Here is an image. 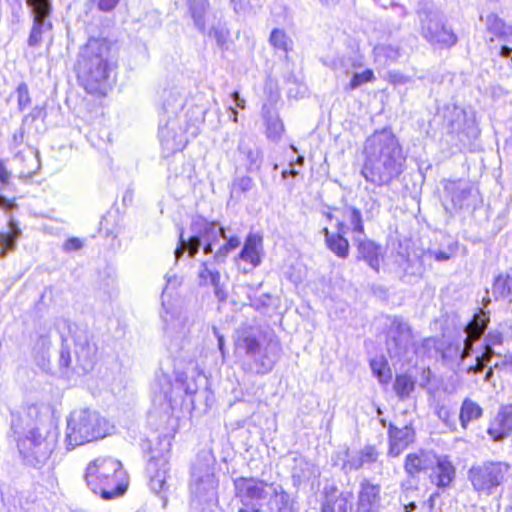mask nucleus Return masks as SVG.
I'll list each match as a JSON object with an SVG mask.
<instances>
[{
	"label": "nucleus",
	"mask_w": 512,
	"mask_h": 512,
	"mask_svg": "<svg viewBox=\"0 0 512 512\" xmlns=\"http://www.w3.org/2000/svg\"><path fill=\"white\" fill-rule=\"evenodd\" d=\"M363 177L377 186L388 185L404 171L406 156L390 128H383L370 135L364 146Z\"/></svg>",
	"instance_id": "f257e3e1"
},
{
	"label": "nucleus",
	"mask_w": 512,
	"mask_h": 512,
	"mask_svg": "<svg viewBox=\"0 0 512 512\" xmlns=\"http://www.w3.org/2000/svg\"><path fill=\"white\" fill-rule=\"evenodd\" d=\"M110 47L105 40L90 38L78 57V76L90 93H105L111 86L113 65L109 61Z\"/></svg>",
	"instance_id": "f03ea898"
},
{
	"label": "nucleus",
	"mask_w": 512,
	"mask_h": 512,
	"mask_svg": "<svg viewBox=\"0 0 512 512\" xmlns=\"http://www.w3.org/2000/svg\"><path fill=\"white\" fill-rule=\"evenodd\" d=\"M113 426L97 411L88 408L74 410L67 417L66 442L69 449L84 445L110 434Z\"/></svg>",
	"instance_id": "7ed1b4c3"
},
{
	"label": "nucleus",
	"mask_w": 512,
	"mask_h": 512,
	"mask_svg": "<svg viewBox=\"0 0 512 512\" xmlns=\"http://www.w3.org/2000/svg\"><path fill=\"white\" fill-rule=\"evenodd\" d=\"M57 434L50 424L39 422L30 428L24 437H18L17 447L25 465L41 468L51 456Z\"/></svg>",
	"instance_id": "20e7f679"
},
{
	"label": "nucleus",
	"mask_w": 512,
	"mask_h": 512,
	"mask_svg": "<svg viewBox=\"0 0 512 512\" xmlns=\"http://www.w3.org/2000/svg\"><path fill=\"white\" fill-rule=\"evenodd\" d=\"M190 231L191 236L185 240L184 231L180 230L179 245L174 252L176 261L183 256L185 251L188 252L189 257L194 258L201 247L205 254H212L219 238L226 239L223 227H219L216 222L208 221L202 216L193 217Z\"/></svg>",
	"instance_id": "39448f33"
},
{
	"label": "nucleus",
	"mask_w": 512,
	"mask_h": 512,
	"mask_svg": "<svg viewBox=\"0 0 512 512\" xmlns=\"http://www.w3.org/2000/svg\"><path fill=\"white\" fill-rule=\"evenodd\" d=\"M438 116L443 119V130L448 138L447 141L459 150L471 146L480 134L475 119L469 117L464 109L456 105L445 106L439 111Z\"/></svg>",
	"instance_id": "423d86ee"
},
{
	"label": "nucleus",
	"mask_w": 512,
	"mask_h": 512,
	"mask_svg": "<svg viewBox=\"0 0 512 512\" xmlns=\"http://www.w3.org/2000/svg\"><path fill=\"white\" fill-rule=\"evenodd\" d=\"M510 465L502 461H484L472 465L467 476L473 490L479 495L491 496L502 490Z\"/></svg>",
	"instance_id": "0eeeda50"
},
{
	"label": "nucleus",
	"mask_w": 512,
	"mask_h": 512,
	"mask_svg": "<svg viewBox=\"0 0 512 512\" xmlns=\"http://www.w3.org/2000/svg\"><path fill=\"white\" fill-rule=\"evenodd\" d=\"M417 15L420 21V34L431 45L440 49L451 48L458 38L451 27L447 26L437 11L428 4H423Z\"/></svg>",
	"instance_id": "6e6552de"
},
{
	"label": "nucleus",
	"mask_w": 512,
	"mask_h": 512,
	"mask_svg": "<svg viewBox=\"0 0 512 512\" xmlns=\"http://www.w3.org/2000/svg\"><path fill=\"white\" fill-rule=\"evenodd\" d=\"M76 364L73 365L72 355L65 346L61 347L59 366L66 371L72 370L77 374L87 373L94 367L97 347L92 343L87 334L81 332L74 335Z\"/></svg>",
	"instance_id": "1a4fd4ad"
},
{
	"label": "nucleus",
	"mask_w": 512,
	"mask_h": 512,
	"mask_svg": "<svg viewBox=\"0 0 512 512\" xmlns=\"http://www.w3.org/2000/svg\"><path fill=\"white\" fill-rule=\"evenodd\" d=\"M169 446L170 443L167 442V447ZM168 453L169 448H166V453L152 449L147 463L149 486L154 493L161 495L163 507L167 505V493L175 486V479L169 474Z\"/></svg>",
	"instance_id": "9d476101"
},
{
	"label": "nucleus",
	"mask_w": 512,
	"mask_h": 512,
	"mask_svg": "<svg viewBox=\"0 0 512 512\" xmlns=\"http://www.w3.org/2000/svg\"><path fill=\"white\" fill-rule=\"evenodd\" d=\"M235 496L242 507L238 512H262L261 500L267 498L266 481L255 477H238L233 480Z\"/></svg>",
	"instance_id": "9b49d317"
},
{
	"label": "nucleus",
	"mask_w": 512,
	"mask_h": 512,
	"mask_svg": "<svg viewBox=\"0 0 512 512\" xmlns=\"http://www.w3.org/2000/svg\"><path fill=\"white\" fill-rule=\"evenodd\" d=\"M216 487L212 466L197 459L191 468L190 493L193 500L199 503L211 502L216 497Z\"/></svg>",
	"instance_id": "f8f14e48"
},
{
	"label": "nucleus",
	"mask_w": 512,
	"mask_h": 512,
	"mask_svg": "<svg viewBox=\"0 0 512 512\" xmlns=\"http://www.w3.org/2000/svg\"><path fill=\"white\" fill-rule=\"evenodd\" d=\"M387 351L391 358L407 359L414 343L410 325L400 317H393L387 332Z\"/></svg>",
	"instance_id": "ddd939ff"
},
{
	"label": "nucleus",
	"mask_w": 512,
	"mask_h": 512,
	"mask_svg": "<svg viewBox=\"0 0 512 512\" xmlns=\"http://www.w3.org/2000/svg\"><path fill=\"white\" fill-rule=\"evenodd\" d=\"M33 16V25L28 38L30 47H37L42 41V34L50 31L53 27L49 20L52 13L51 0H33L27 3Z\"/></svg>",
	"instance_id": "4468645a"
},
{
	"label": "nucleus",
	"mask_w": 512,
	"mask_h": 512,
	"mask_svg": "<svg viewBox=\"0 0 512 512\" xmlns=\"http://www.w3.org/2000/svg\"><path fill=\"white\" fill-rule=\"evenodd\" d=\"M490 318L487 312L480 311L475 314L471 321L466 325L464 332L466 333V338L463 342V348L460 349L459 346L456 347V353H459L460 362L463 363L465 359L473 353V345L477 342L483 335L487 326L489 324Z\"/></svg>",
	"instance_id": "2eb2a0df"
},
{
	"label": "nucleus",
	"mask_w": 512,
	"mask_h": 512,
	"mask_svg": "<svg viewBox=\"0 0 512 512\" xmlns=\"http://www.w3.org/2000/svg\"><path fill=\"white\" fill-rule=\"evenodd\" d=\"M396 263V274L401 282L413 285L422 279L425 270L423 256L400 254L396 259Z\"/></svg>",
	"instance_id": "dca6fc26"
},
{
	"label": "nucleus",
	"mask_w": 512,
	"mask_h": 512,
	"mask_svg": "<svg viewBox=\"0 0 512 512\" xmlns=\"http://www.w3.org/2000/svg\"><path fill=\"white\" fill-rule=\"evenodd\" d=\"M265 491L269 496L265 512H298L296 500L281 484L266 482Z\"/></svg>",
	"instance_id": "f3484780"
},
{
	"label": "nucleus",
	"mask_w": 512,
	"mask_h": 512,
	"mask_svg": "<svg viewBox=\"0 0 512 512\" xmlns=\"http://www.w3.org/2000/svg\"><path fill=\"white\" fill-rule=\"evenodd\" d=\"M381 507V486L364 478L359 484L355 512H378Z\"/></svg>",
	"instance_id": "a211bd4d"
},
{
	"label": "nucleus",
	"mask_w": 512,
	"mask_h": 512,
	"mask_svg": "<svg viewBox=\"0 0 512 512\" xmlns=\"http://www.w3.org/2000/svg\"><path fill=\"white\" fill-rule=\"evenodd\" d=\"M353 493L339 491L335 486L325 488L320 512H355Z\"/></svg>",
	"instance_id": "6ab92c4d"
},
{
	"label": "nucleus",
	"mask_w": 512,
	"mask_h": 512,
	"mask_svg": "<svg viewBox=\"0 0 512 512\" xmlns=\"http://www.w3.org/2000/svg\"><path fill=\"white\" fill-rule=\"evenodd\" d=\"M93 463H89L85 472V481L88 488L95 494H99L104 500H111L116 497L122 496L127 489V486H118V489H113V486L108 487V482L100 473Z\"/></svg>",
	"instance_id": "aec40b11"
},
{
	"label": "nucleus",
	"mask_w": 512,
	"mask_h": 512,
	"mask_svg": "<svg viewBox=\"0 0 512 512\" xmlns=\"http://www.w3.org/2000/svg\"><path fill=\"white\" fill-rule=\"evenodd\" d=\"M159 138L163 148L169 153L182 150L186 144L184 131L176 117L169 118L165 125L160 126Z\"/></svg>",
	"instance_id": "412c9836"
},
{
	"label": "nucleus",
	"mask_w": 512,
	"mask_h": 512,
	"mask_svg": "<svg viewBox=\"0 0 512 512\" xmlns=\"http://www.w3.org/2000/svg\"><path fill=\"white\" fill-rule=\"evenodd\" d=\"M353 242L357 248L356 259L366 262L371 269L379 272L383 257L382 247L366 236H354Z\"/></svg>",
	"instance_id": "4be33fe9"
},
{
	"label": "nucleus",
	"mask_w": 512,
	"mask_h": 512,
	"mask_svg": "<svg viewBox=\"0 0 512 512\" xmlns=\"http://www.w3.org/2000/svg\"><path fill=\"white\" fill-rule=\"evenodd\" d=\"M493 441L501 442L512 434V403L502 405L487 429Z\"/></svg>",
	"instance_id": "5701e85b"
},
{
	"label": "nucleus",
	"mask_w": 512,
	"mask_h": 512,
	"mask_svg": "<svg viewBox=\"0 0 512 512\" xmlns=\"http://www.w3.org/2000/svg\"><path fill=\"white\" fill-rule=\"evenodd\" d=\"M189 14L193 20L195 28L202 34L207 32L208 24L217 19L219 12L210 10L208 0H186Z\"/></svg>",
	"instance_id": "b1692460"
},
{
	"label": "nucleus",
	"mask_w": 512,
	"mask_h": 512,
	"mask_svg": "<svg viewBox=\"0 0 512 512\" xmlns=\"http://www.w3.org/2000/svg\"><path fill=\"white\" fill-rule=\"evenodd\" d=\"M276 345H269L264 350H256L255 354H251L250 362L244 363L245 369L255 374H267L272 370L278 360Z\"/></svg>",
	"instance_id": "393cba45"
},
{
	"label": "nucleus",
	"mask_w": 512,
	"mask_h": 512,
	"mask_svg": "<svg viewBox=\"0 0 512 512\" xmlns=\"http://www.w3.org/2000/svg\"><path fill=\"white\" fill-rule=\"evenodd\" d=\"M456 477V468L447 456L436 458L435 466L432 467L430 481L438 490L444 491L449 488Z\"/></svg>",
	"instance_id": "a878e982"
},
{
	"label": "nucleus",
	"mask_w": 512,
	"mask_h": 512,
	"mask_svg": "<svg viewBox=\"0 0 512 512\" xmlns=\"http://www.w3.org/2000/svg\"><path fill=\"white\" fill-rule=\"evenodd\" d=\"M414 430L409 426L398 428L394 424L388 425L389 449L388 455L398 457L410 443L414 441Z\"/></svg>",
	"instance_id": "bb28decb"
},
{
	"label": "nucleus",
	"mask_w": 512,
	"mask_h": 512,
	"mask_svg": "<svg viewBox=\"0 0 512 512\" xmlns=\"http://www.w3.org/2000/svg\"><path fill=\"white\" fill-rule=\"evenodd\" d=\"M98 469L100 476H103L108 482V487L113 486V489H118V486H127L122 482V465L119 461L113 459H96L93 462Z\"/></svg>",
	"instance_id": "cd10ccee"
},
{
	"label": "nucleus",
	"mask_w": 512,
	"mask_h": 512,
	"mask_svg": "<svg viewBox=\"0 0 512 512\" xmlns=\"http://www.w3.org/2000/svg\"><path fill=\"white\" fill-rule=\"evenodd\" d=\"M444 190L449 195L455 210L463 209L469 205L472 188L467 182L461 180L449 181L445 184Z\"/></svg>",
	"instance_id": "c85d7f7f"
},
{
	"label": "nucleus",
	"mask_w": 512,
	"mask_h": 512,
	"mask_svg": "<svg viewBox=\"0 0 512 512\" xmlns=\"http://www.w3.org/2000/svg\"><path fill=\"white\" fill-rule=\"evenodd\" d=\"M199 284L200 285H211L214 288L215 297L223 302L227 298V292L224 287L220 283V273L216 270L210 269L206 262L201 264L200 270L198 272Z\"/></svg>",
	"instance_id": "c756f323"
},
{
	"label": "nucleus",
	"mask_w": 512,
	"mask_h": 512,
	"mask_svg": "<svg viewBox=\"0 0 512 512\" xmlns=\"http://www.w3.org/2000/svg\"><path fill=\"white\" fill-rule=\"evenodd\" d=\"M262 241L260 235L250 233L239 254L240 259L250 263L253 267H257L261 263L260 249L262 248Z\"/></svg>",
	"instance_id": "7c9ffc66"
},
{
	"label": "nucleus",
	"mask_w": 512,
	"mask_h": 512,
	"mask_svg": "<svg viewBox=\"0 0 512 512\" xmlns=\"http://www.w3.org/2000/svg\"><path fill=\"white\" fill-rule=\"evenodd\" d=\"M325 244L327 248L341 259H346L349 256V241L345 236L332 235L327 227L322 229Z\"/></svg>",
	"instance_id": "2f4dec72"
},
{
	"label": "nucleus",
	"mask_w": 512,
	"mask_h": 512,
	"mask_svg": "<svg viewBox=\"0 0 512 512\" xmlns=\"http://www.w3.org/2000/svg\"><path fill=\"white\" fill-rule=\"evenodd\" d=\"M235 346L238 350H243L249 357L251 354H255L256 350H259L260 343L251 328H243L237 332Z\"/></svg>",
	"instance_id": "473e14b6"
},
{
	"label": "nucleus",
	"mask_w": 512,
	"mask_h": 512,
	"mask_svg": "<svg viewBox=\"0 0 512 512\" xmlns=\"http://www.w3.org/2000/svg\"><path fill=\"white\" fill-rule=\"evenodd\" d=\"M430 462L425 453H410L405 458L404 469L410 478H416L421 472L426 471Z\"/></svg>",
	"instance_id": "72a5a7b5"
},
{
	"label": "nucleus",
	"mask_w": 512,
	"mask_h": 512,
	"mask_svg": "<svg viewBox=\"0 0 512 512\" xmlns=\"http://www.w3.org/2000/svg\"><path fill=\"white\" fill-rule=\"evenodd\" d=\"M483 416L482 407L470 398H465L459 412L460 425L467 429L470 422L480 419Z\"/></svg>",
	"instance_id": "f704fd0d"
},
{
	"label": "nucleus",
	"mask_w": 512,
	"mask_h": 512,
	"mask_svg": "<svg viewBox=\"0 0 512 512\" xmlns=\"http://www.w3.org/2000/svg\"><path fill=\"white\" fill-rule=\"evenodd\" d=\"M380 453L377 451L375 446L367 445L363 447L357 456L349 459L345 466H348L352 470H359L367 464H374L378 461Z\"/></svg>",
	"instance_id": "c9c22d12"
},
{
	"label": "nucleus",
	"mask_w": 512,
	"mask_h": 512,
	"mask_svg": "<svg viewBox=\"0 0 512 512\" xmlns=\"http://www.w3.org/2000/svg\"><path fill=\"white\" fill-rule=\"evenodd\" d=\"M21 234L17 224L10 220L6 231L0 232V257L4 258L9 251L14 250L16 240Z\"/></svg>",
	"instance_id": "e433bc0d"
},
{
	"label": "nucleus",
	"mask_w": 512,
	"mask_h": 512,
	"mask_svg": "<svg viewBox=\"0 0 512 512\" xmlns=\"http://www.w3.org/2000/svg\"><path fill=\"white\" fill-rule=\"evenodd\" d=\"M262 113L267 124V136L273 140L280 139L284 131V125L281 119L267 105L262 107Z\"/></svg>",
	"instance_id": "4c0bfd02"
},
{
	"label": "nucleus",
	"mask_w": 512,
	"mask_h": 512,
	"mask_svg": "<svg viewBox=\"0 0 512 512\" xmlns=\"http://www.w3.org/2000/svg\"><path fill=\"white\" fill-rule=\"evenodd\" d=\"M341 211L343 217L350 224L349 227L355 234L354 236H365L362 212L352 205H344Z\"/></svg>",
	"instance_id": "58836bf2"
},
{
	"label": "nucleus",
	"mask_w": 512,
	"mask_h": 512,
	"mask_svg": "<svg viewBox=\"0 0 512 512\" xmlns=\"http://www.w3.org/2000/svg\"><path fill=\"white\" fill-rule=\"evenodd\" d=\"M163 109L166 113L176 114L183 106V99L176 89L164 90L162 93Z\"/></svg>",
	"instance_id": "ea45409f"
},
{
	"label": "nucleus",
	"mask_w": 512,
	"mask_h": 512,
	"mask_svg": "<svg viewBox=\"0 0 512 512\" xmlns=\"http://www.w3.org/2000/svg\"><path fill=\"white\" fill-rule=\"evenodd\" d=\"M415 380L406 374L397 375L393 385L394 391L400 399H405L415 390Z\"/></svg>",
	"instance_id": "a19ab883"
},
{
	"label": "nucleus",
	"mask_w": 512,
	"mask_h": 512,
	"mask_svg": "<svg viewBox=\"0 0 512 512\" xmlns=\"http://www.w3.org/2000/svg\"><path fill=\"white\" fill-rule=\"evenodd\" d=\"M492 292L496 299L503 298L512 301V277L499 275L494 281Z\"/></svg>",
	"instance_id": "79ce46f5"
},
{
	"label": "nucleus",
	"mask_w": 512,
	"mask_h": 512,
	"mask_svg": "<svg viewBox=\"0 0 512 512\" xmlns=\"http://www.w3.org/2000/svg\"><path fill=\"white\" fill-rule=\"evenodd\" d=\"M295 465L292 468V480L294 486H299L302 482L309 479L311 475V464L303 458L295 459Z\"/></svg>",
	"instance_id": "37998d69"
},
{
	"label": "nucleus",
	"mask_w": 512,
	"mask_h": 512,
	"mask_svg": "<svg viewBox=\"0 0 512 512\" xmlns=\"http://www.w3.org/2000/svg\"><path fill=\"white\" fill-rule=\"evenodd\" d=\"M233 11L240 16L255 14L262 6V0H230Z\"/></svg>",
	"instance_id": "c03bdc74"
},
{
	"label": "nucleus",
	"mask_w": 512,
	"mask_h": 512,
	"mask_svg": "<svg viewBox=\"0 0 512 512\" xmlns=\"http://www.w3.org/2000/svg\"><path fill=\"white\" fill-rule=\"evenodd\" d=\"M370 367L373 374L378 378L381 383H388L391 380L392 374L384 357L374 358L370 361Z\"/></svg>",
	"instance_id": "a18cd8bd"
},
{
	"label": "nucleus",
	"mask_w": 512,
	"mask_h": 512,
	"mask_svg": "<svg viewBox=\"0 0 512 512\" xmlns=\"http://www.w3.org/2000/svg\"><path fill=\"white\" fill-rule=\"evenodd\" d=\"M238 148L239 151L245 155L246 161L248 162L247 169L249 171L256 170L260 167L261 156L260 151L257 148L251 147L243 141L239 143Z\"/></svg>",
	"instance_id": "49530a36"
},
{
	"label": "nucleus",
	"mask_w": 512,
	"mask_h": 512,
	"mask_svg": "<svg viewBox=\"0 0 512 512\" xmlns=\"http://www.w3.org/2000/svg\"><path fill=\"white\" fill-rule=\"evenodd\" d=\"M222 12H220L219 19L213 20L208 24L207 32L205 34L213 36L219 46H222L229 35L228 31L221 24Z\"/></svg>",
	"instance_id": "de8ad7c7"
},
{
	"label": "nucleus",
	"mask_w": 512,
	"mask_h": 512,
	"mask_svg": "<svg viewBox=\"0 0 512 512\" xmlns=\"http://www.w3.org/2000/svg\"><path fill=\"white\" fill-rule=\"evenodd\" d=\"M37 347L39 349L35 353V361L43 370H47L49 368V348L50 342L47 339L41 338L37 343Z\"/></svg>",
	"instance_id": "09e8293b"
},
{
	"label": "nucleus",
	"mask_w": 512,
	"mask_h": 512,
	"mask_svg": "<svg viewBox=\"0 0 512 512\" xmlns=\"http://www.w3.org/2000/svg\"><path fill=\"white\" fill-rule=\"evenodd\" d=\"M269 40L274 48L284 52H287L290 49V45L292 43L286 33L280 29H274L271 32Z\"/></svg>",
	"instance_id": "8fccbe9b"
},
{
	"label": "nucleus",
	"mask_w": 512,
	"mask_h": 512,
	"mask_svg": "<svg viewBox=\"0 0 512 512\" xmlns=\"http://www.w3.org/2000/svg\"><path fill=\"white\" fill-rule=\"evenodd\" d=\"M435 414L437 417L452 431H456V421L450 408L444 404L437 403L435 406Z\"/></svg>",
	"instance_id": "3c124183"
},
{
	"label": "nucleus",
	"mask_w": 512,
	"mask_h": 512,
	"mask_svg": "<svg viewBox=\"0 0 512 512\" xmlns=\"http://www.w3.org/2000/svg\"><path fill=\"white\" fill-rule=\"evenodd\" d=\"M254 186L253 179L249 176L235 178L231 186V196L238 197L241 193L250 191Z\"/></svg>",
	"instance_id": "603ef678"
},
{
	"label": "nucleus",
	"mask_w": 512,
	"mask_h": 512,
	"mask_svg": "<svg viewBox=\"0 0 512 512\" xmlns=\"http://www.w3.org/2000/svg\"><path fill=\"white\" fill-rule=\"evenodd\" d=\"M227 242L225 244H223L215 253H214V260L216 262H224L227 255L233 251L234 249H236L237 247H239L240 245V239L236 236H233V237H230V238H227L226 239Z\"/></svg>",
	"instance_id": "864d4df0"
},
{
	"label": "nucleus",
	"mask_w": 512,
	"mask_h": 512,
	"mask_svg": "<svg viewBox=\"0 0 512 512\" xmlns=\"http://www.w3.org/2000/svg\"><path fill=\"white\" fill-rule=\"evenodd\" d=\"M374 80V73L370 69H366L361 73H355L349 84L346 87V90H355L360 87L362 84L371 82Z\"/></svg>",
	"instance_id": "5fc2aeb1"
},
{
	"label": "nucleus",
	"mask_w": 512,
	"mask_h": 512,
	"mask_svg": "<svg viewBox=\"0 0 512 512\" xmlns=\"http://www.w3.org/2000/svg\"><path fill=\"white\" fill-rule=\"evenodd\" d=\"M18 108L20 111L25 110L31 104V98L28 91V86L21 83L17 88Z\"/></svg>",
	"instance_id": "6e6d98bb"
},
{
	"label": "nucleus",
	"mask_w": 512,
	"mask_h": 512,
	"mask_svg": "<svg viewBox=\"0 0 512 512\" xmlns=\"http://www.w3.org/2000/svg\"><path fill=\"white\" fill-rule=\"evenodd\" d=\"M486 24L488 31L493 35H496L500 29L506 25V23L496 14H489L487 16Z\"/></svg>",
	"instance_id": "4d7b16f0"
},
{
	"label": "nucleus",
	"mask_w": 512,
	"mask_h": 512,
	"mask_svg": "<svg viewBox=\"0 0 512 512\" xmlns=\"http://www.w3.org/2000/svg\"><path fill=\"white\" fill-rule=\"evenodd\" d=\"M374 51L377 55H383L391 61L396 60L399 56L398 49L391 45H379L375 47Z\"/></svg>",
	"instance_id": "13d9d810"
},
{
	"label": "nucleus",
	"mask_w": 512,
	"mask_h": 512,
	"mask_svg": "<svg viewBox=\"0 0 512 512\" xmlns=\"http://www.w3.org/2000/svg\"><path fill=\"white\" fill-rule=\"evenodd\" d=\"M484 342L487 346H498L503 343V335L501 332L495 330L488 332L484 337Z\"/></svg>",
	"instance_id": "bf43d9fd"
},
{
	"label": "nucleus",
	"mask_w": 512,
	"mask_h": 512,
	"mask_svg": "<svg viewBox=\"0 0 512 512\" xmlns=\"http://www.w3.org/2000/svg\"><path fill=\"white\" fill-rule=\"evenodd\" d=\"M434 258L436 261L443 262L451 258V254L442 250H428L423 254V258Z\"/></svg>",
	"instance_id": "052dcab7"
},
{
	"label": "nucleus",
	"mask_w": 512,
	"mask_h": 512,
	"mask_svg": "<svg viewBox=\"0 0 512 512\" xmlns=\"http://www.w3.org/2000/svg\"><path fill=\"white\" fill-rule=\"evenodd\" d=\"M502 42L504 44L500 48L499 55L503 58H509L512 62V32Z\"/></svg>",
	"instance_id": "680f3d73"
},
{
	"label": "nucleus",
	"mask_w": 512,
	"mask_h": 512,
	"mask_svg": "<svg viewBox=\"0 0 512 512\" xmlns=\"http://www.w3.org/2000/svg\"><path fill=\"white\" fill-rule=\"evenodd\" d=\"M83 247V242L76 237L69 238L63 244V250L65 252H74L78 251Z\"/></svg>",
	"instance_id": "e2e57ef3"
},
{
	"label": "nucleus",
	"mask_w": 512,
	"mask_h": 512,
	"mask_svg": "<svg viewBox=\"0 0 512 512\" xmlns=\"http://www.w3.org/2000/svg\"><path fill=\"white\" fill-rule=\"evenodd\" d=\"M475 361H476L475 364L467 367V369H466L467 374H473V375L479 374V373L483 372L484 369L486 368V366L488 365V363L485 362V360H482L478 356H476Z\"/></svg>",
	"instance_id": "0e129e2a"
},
{
	"label": "nucleus",
	"mask_w": 512,
	"mask_h": 512,
	"mask_svg": "<svg viewBox=\"0 0 512 512\" xmlns=\"http://www.w3.org/2000/svg\"><path fill=\"white\" fill-rule=\"evenodd\" d=\"M97 3L98 9L103 12L112 11L120 0H94Z\"/></svg>",
	"instance_id": "69168bd1"
},
{
	"label": "nucleus",
	"mask_w": 512,
	"mask_h": 512,
	"mask_svg": "<svg viewBox=\"0 0 512 512\" xmlns=\"http://www.w3.org/2000/svg\"><path fill=\"white\" fill-rule=\"evenodd\" d=\"M493 356H499V354H497L494 351V346H487L486 343L484 342L482 346V353L481 355H478V357L481 358L482 360H485V362L489 363Z\"/></svg>",
	"instance_id": "338daca9"
},
{
	"label": "nucleus",
	"mask_w": 512,
	"mask_h": 512,
	"mask_svg": "<svg viewBox=\"0 0 512 512\" xmlns=\"http://www.w3.org/2000/svg\"><path fill=\"white\" fill-rule=\"evenodd\" d=\"M388 80L393 84H404L408 82L409 78L399 72L392 71L388 73Z\"/></svg>",
	"instance_id": "774afa93"
}]
</instances>
